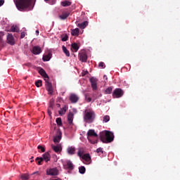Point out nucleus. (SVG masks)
Returning a JSON list of instances; mask_svg holds the SVG:
<instances>
[{
	"mask_svg": "<svg viewBox=\"0 0 180 180\" xmlns=\"http://www.w3.org/2000/svg\"><path fill=\"white\" fill-rule=\"evenodd\" d=\"M15 6L18 11H32L34 7L33 0H15Z\"/></svg>",
	"mask_w": 180,
	"mask_h": 180,
	"instance_id": "1",
	"label": "nucleus"
},
{
	"mask_svg": "<svg viewBox=\"0 0 180 180\" xmlns=\"http://www.w3.org/2000/svg\"><path fill=\"white\" fill-rule=\"evenodd\" d=\"M99 137L102 143L108 144V143H112V141H113L115 135H113V132L110 131H105L100 133Z\"/></svg>",
	"mask_w": 180,
	"mask_h": 180,
	"instance_id": "2",
	"label": "nucleus"
},
{
	"mask_svg": "<svg viewBox=\"0 0 180 180\" xmlns=\"http://www.w3.org/2000/svg\"><path fill=\"white\" fill-rule=\"evenodd\" d=\"M39 73L45 79V82H46L45 85H46V90L48 91L49 94H50V95H52L53 85L51 84V82H50V77H49V75H47V73L46 72V70H44V69H43L41 68L39 69Z\"/></svg>",
	"mask_w": 180,
	"mask_h": 180,
	"instance_id": "3",
	"label": "nucleus"
},
{
	"mask_svg": "<svg viewBox=\"0 0 180 180\" xmlns=\"http://www.w3.org/2000/svg\"><path fill=\"white\" fill-rule=\"evenodd\" d=\"M95 112L91 110H86L84 112V120L86 123H92L96 117Z\"/></svg>",
	"mask_w": 180,
	"mask_h": 180,
	"instance_id": "4",
	"label": "nucleus"
},
{
	"mask_svg": "<svg viewBox=\"0 0 180 180\" xmlns=\"http://www.w3.org/2000/svg\"><path fill=\"white\" fill-rule=\"evenodd\" d=\"M87 140L91 143V144H98V140H92L91 137H98V134L95 132L94 129H89L87 132Z\"/></svg>",
	"mask_w": 180,
	"mask_h": 180,
	"instance_id": "5",
	"label": "nucleus"
},
{
	"mask_svg": "<svg viewBox=\"0 0 180 180\" xmlns=\"http://www.w3.org/2000/svg\"><path fill=\"white\" fill-rule=\"evenodd\" d=\"M78 58L82 63H86L88 60V55L86 54V51L85 50H82L78 55Z\"/></svg>",
	"mask_w": 180,
	"mask_h": 180,
	"instance_id": "6",
	"label": "nucleus"
},
{
	"mask_svg": "<svg viewBox=\"0 0 180 180\" xmlns=\"http://www.w3.org/2000/svg\"><path fill=\"white\" fill-rule=\"evenodd\" d=\"M124 92L123 91V90H122V89H115L113 91L112 93V97L113 98H122L124 95Z\"/></svg>",
	"mask_w": 180,
	"mask_h": 180,
	"instance_id": "7",
	"label": "nucleus"
},
{
	"mask_svg": "<svg viewBox=\"0 0 180 180\" xmlns=\"http://www.w3.org/2000/svg\"><path fill=\"white\" fill-rule=\"evenodd\" d=\"M47 175H51L52 176H54L56 175H58V170L57 168H52L46 170Z\"/></svg>",
	"mask_w": 180,
	"mask_h": 180,
	"instance_id": "8",
	"label": "nucleus"
},
{
	"mask_svg": "<svg viewBox=\"0 0 180 180\" xmlns=\"http://www.w3.org/2000/svg\"><path fill=\"white\" fill-rule=\"evenodd\" d=\"M70 101L71 103H77L79 101V97L75 94H71L70 96Z\"/></svg>",
	"mask_w": 180,
	"mask_h": 180,
	"instance_id": "9",
	"label": "nucleus"
},
{
	"mask_svg": "<svg viewBox=\"0 0 180 180\" xmlns=\"http://www.w3.org/2000/svg\"><path fill=\"white\" fill-rule=\"evenodd\" d=\"M7 43L8 44H11V46H13V44H15V38L13 37V35H12V34L8 33L7 34Z\"/></svg>",
	"mask_w": 180,
	"mask_h": 180,
	"instance_id": "10",
	"label": "nucleus"
},
{
	"mask_svg": "<svg viewBox=\"0 0 180 180\" xmlns=\"http://www.w3.org/2000/svg\"><path fill=\"white\" fill-rule=\"evenodd\" d=\"M32 53V54H34V56H37L41 53V48L39 46H33Z\"/></svg>",
	"mask_w": 180,
	"mask_h": 180,
	"instance_id": "11",
	"label": "nucleus"
},
{
	"mask_svg": "<svg viewBox=\"0 0 180 180\" xmlns=\"http://www.w3.org/2000/svg\"><path fill=\"white\" fill-rule=\"evenodd\" d=\"M90 82L91 85V88H93V91H96L98 86L96 85L97 80L94 77L90 78Z\"/></svg>",
	"mask_w": 180,
	"mask_h": 180,
	"instance_id": "12",
	"label": "nucleus"
},
{
	"mask_svg": "<svg viewBox=\"0 0 180 180\" xmlns=\"http://www.w3.org/2000/svg\"><path fill=\"white\" fill-rule=\"evenodd\" d=\"M82 158L85 160V164H87V165L91 162V155L89 153L84 154L82 156Z\"/></svg>",
	"mask_w": 180,
	"mask_h": 180,
	"instance_id": "13",
	"label": "nucleus"
},
{
	"mask_svg": "<svg viewBox=\"0 0 180 180\" xmlns=\"http://www.w3.org/2000/svg\"><path fill=\"white\" fill-rule=\"evenodd\" d=\"M70 11H63L60 15H59L60 19L61 20H65L68 16H70Z\"/></svg>",
	"mask_w": 180,
	"mask_h": 180,
	"instance_id": "14",
	"label": "nucleus"
},
{
	"mask_svg": "<svg viewBox=\"0 0 180 180\" xmlns=\"http://www.w3.org/2000/svg\"><path fill=\"white\" fill-rule=\"evenodd\" d=\"M5 34L3 32H0V51L5 47V41L2 39Z\"/></svg>",
	"mask_w": 180,
	"mask_h": 180,
	"instance_id": "15",
	"label": "nucleus"
},
{
	"mask_svg": "<svg viewBox=\"0 0 180 180\" xmlns=\"http://www.w3.org/2000/svg\"><path fill=\"white\" fill-rule=\"evenodd\" d=\"M51 148L55 153H61V150H63L61 145L60 144H58L57 146L51 145Z\"/></svg>",
	"mask_w": 180,
	"mask_h": 180,
	"instance_id": "16",
	"label": "nucleus"
},
{
	"mask_svg": "<svg viewBox=\"0 0 180 180\" xmlns=\"http://www.w3.org/2000/svg\"><path fill=\"white\" fill-rule=\"evenodd\" d=\"M43 160L46 162H49L50 160L51 159V156L50 155V153L46 152L44 154L42 155Z\"/></svg>",
	"mask_w": 180,
	"mask_h": 180,
	"instance_id": "17",
	"label": "nucleus"
},
{
	"mask_svg": "<svg viewBox=\"0 0 180 180\" xmlns=\"http://www.w3.org/2000/svg\"><path fill=\"white\" fill-rule=\"evenodd\" d=\"M61 136H62L61 131L58 132L57 135L53 139V142L55 143H60L61 140Z\"/></svg>",
	"mask_w": 180,
	"mask_h": 180,
	"instance_id": "18",
	"label": "nucleus"
},
{
	"mask_svg": "<svg viewBox=\"0 0 180 180\" xmlns=\"http://www.w3.org/2000/svg\"><path fill=\"white\" fill-rule=\"evenodd\" d=\"M67 152L69 155H74V154H75V147L69 146L67 149Z\"/></svg>",
	"mask_w": 180,
	"mask_h": 180,
	"instance_id": "19",
	"label": "nucleus"
},
{
	"mask_svg": "<svg viewBox=\"0 0 180 180\" xmlns=\"http://www.w3.org/2000/svg\"><path fill=\"white\" fill-rule=\"evenodd\" d=\"M74 120V113L70 112L68 115V122L69 124H72V121Z\"/></svg>",
	"mask_w": 180,
	"mask_h": 180,
	"instance_id": "20",
	"label": "nucleus"
},
{
	"mask_svg": "<svg viewBox=\"0 0 180 180\" xmlns=\"http://www.w3.org/2000/svg\"><path fill=\"white\" fill-rule=\"evenodd\" d=\"M8 32H13V33H18L19 27L17 25H13L11 27Z\"/></svg>",
	"mask_w": 180,
	"mask_h": 180,
	"instance_id": "21",
	"label": "nucleus"
},
{
	"mask_svg": "<svg viewBox=\"0 0 180 180\" xmlns=\"http://www.w3.org/2000/svg\"><path fill=\"white\" fill-rule=\"evenodd\" d=\"M51 59V54L49 53L48 54L44 55L42 60L43 61H50Z\"/></svg>",
	"mask_w": 180,
	"mask_h": 180,
	"instance_id": "22",
	"label": "nucleus"
},
{
	"mask_svg": "<svg viewBox=\"0 0 180 180\" xmlns=\"http://www.w3.org/2000/svg\"><path fill=\"white\" fill-rule=\"evenodd\" d=\"M86 26H88V21H84L82 23L78 24V27H79L80 29H85Z\"/></svg>",
	"mask_w": 180,
	"mask_h": 180,
	"instance_id": "23",
	"label": "nucleus"
},
{
	"mask_svg": "<svg viewBox=\"0 0 180 180\" xmlns=\"http://www.w3.org/2000/svg\"><path fill=\"white\" fill-rule=\"evenodd\" d=\"M71 49H73L74 51L77 53V51L79 50V46H78V44H77V43H73L71 44Z\"/></svg>",
	"mask_w": 180,
	"mask_h": 180,
	"instance_id": "24",
	"label": "nucleus"
},
{
	"mask_svg": "<svg viewBox=\"0 0 180 180\" xmlns=\"http://www.w3.org/2000/svg\"><path fill=\"white\" fill-rule=\"evenodd\" d=\"M84 153H85V150L84 149V148H79L78 149L77 155L79 157H83L82 155H84Z\"/></svg>",
	"mask_w": 180,
	"mask_h": 180,
	"instance_id": "25",
	"label": "nucleus"
},
{
	"mask_svg": "<svg viewBox=\"0 0 180 180\" xmlns=\"http://www.w3.org/2000/svg\"><path fill=\"white\" fill-rule=\"evenodd\" d=\"M62 49L66 57H70V51L67 49V47H65V46H63Z\"/></svg>",
	"mask_w": 180,
	"mask_h": 180,
	"instance_id": "26",
	"label": "nucleus"
},
{
	"mask_svg": "<svg viewBox=\"0 0 180 180\" xmlns=\"http://www.w3.org/2000/svg\"><path fill=\"white\" fill-rule=\"evenodd\" d=\"M67 109H68L67 106H65L63 108H61L60 110L59 111V115L60 116H63V115H65V112H67Z\"/></svg>",
	"mask_w": 180,
	"mask_h": 180,
	"instance_id": "27",
	"label": "nucleus"
},
{
	"mask_svg": "<svg viewBox=\"0 0 180 180\" xmlns=\"http://www.w3.org/2000/svg\"><path fill=\"white\" fill-rule=\"evenodd\" d=\"M66 164L68 169H74V165L72 164V162H71L70 160H68Z\"/></svg>",
	"mask_w": 180,
	"mask_h": 180,
	"instance_id": "28",
	"label": "nucleus"
},
{
	"mask_svg": "<svg viewBox=\"0 0 180 180\" xmlns=\"http://www.w3.org/2000/svg\"><path fill=\"white\" fill-rule=\"evenodd\" d=\"M72 36H78L79 34V29L76 28L71 32Z\"/></svg>",
	"mask_w": 180,
	"mask_h": 180,
	"instance_id": "29",
	"label": "nucleus"
},
{
	"mask_svg": "<svg viewBox=\"0 0 180 180\" xmlns=\"http://www.w3.org/2000/svg\"><path fill=\"white\" fill-rule=\"evenodd\" d=\"M84 96H85L86 102H88V103L91 102L92 98H91V96L89 95V94H85Z\"/></svg>",
	"mask_w": 180,
	"mask_h": 180,
	"instance_id": "30",
	"label": "nucleus"
},
{
	"mask_svg": "<svg viewBox=\"0 0 180 180\" xmlns=\"http://www.w3.org/2000/svg\"><path fill=\"white\" fill-rule=\"evenodd\" d=\"M61 5L62 6H70L71 1H62Z\"/></svg>",
	"mask_w": 180,
	"mask_h": 180,
	"instance_id": "31",
	"label": "nucleus"
},
{
	"mask_svg": "<svg viewBox=\"0 0 180 180\" xmlns=\"http://www.w3.org/2000/svg\"><path fill=\"white\" fill-rule=\"evenodd\" d=\"M56 122L58 126H63V121L61 120V117L56 118Z\"/></svg>",
	"mask_w": 180,
	"mask_h": 180,
	"instance_id": "32",
	"label": "nucleus"
},
{
	"mask_svg": "<svg viewBox=\"0 0 180 180\" xmlns=\"http://www.w3.org/2000/svg\"><path fill=\"white\" fill-rule=\"evenodd\" d=\"M43 158H36V162L38 164V165H41V162H43Z\"/></svg>",
	"mask_w": 180,
	"mask_h": 180,
	"instance_id": "33",
	"label": "nucleus"
},
{
	"mask_svg": "<svg viewBox=\"0 0 180 180\" xmlns=\"http://www.w3.org/2000/svg\"><path fill=\"white\" fill-rule=\"evenodd\" d=\"M109 120H110V117L109 115H105L103 117V123H108V122H109Z\"/></svg>",
	"mask_w": 180,
	"mask_h": 180,
	"instance_id": "34",
	"label": "nucleus"
},
{
	"mask_svg": "<svg viewBox=\"0 0 180 180\" xmlns=\"http://www.w3.org/2000/svg\"><path fill=\"white\" fill-rule=\"evenodd\" d=\"M85 171H86V169H85V167L82 166V167H79V174H84L85 172Z\"/></svg>",
	"mask_w": 180,
	"mask_h": 180,
	"instance_id": "35",
	"label": "nucleus"
},
{
	"mask_svg": "<svg viewBox=\"0 0 180 180\" xmlns=\"http://www.w3.org/2000/svg\"><path fill=\"white\" fill-rule=\"evenodd\" d=\"M112 90L113 89H112V87H108L105 91V94H112Z\"/></svg>",
	"mask_w": 180,
	"mask_h": 180,
	"instance_id": "36",
	"label": "nucleus"
},
{
	"mask_svg": "<svg viewBox=\"0 0 180 180\" xmlns=\"http://www.w3.org/2000/svg\"><path fill=\"white\" fill-rule=\"evenodd\" d=\"M21 178H22V179L27 180V179H30V176L28 174H22V175H21Z\"/></svg>",
	"mask_w": 180,
	"mask_h": 180,
	"instance_id": "37",
	"label": "nucleus"
},
{
	"mask_svg": "<svg viewBox=\"0 0 180 180\" xmlns=\"http://www.w3.org/2000/svg\"><path fill=\"white\" fill-rule=\"evenodd\" d=\"M53 106H54V100L51 99L49 103V109H53Z\"/></svg>",
	"mask_w": 180,
	"mask_h": 180,
	"instance_id": "38",
	"label": "nucleus"
},
{
	"mask_svg": "<svg viewBox=\"0 0 180 180\" xmlns=\"http://www.w3.org/2000/svg\"><path fill=\"white\" fill-rule=\"evenodd\" d=\"M35 85L37 86V88H40V86H41V80L37 81L35 82Z\"/></svg>",
	"mask_w": 180,
	"mask_h": 180,
	"instance_id": "39",
	"label": "nucleus"
},
{
	"mask_svg": "<svg viewBox=\"0 0 180 180\" xmlns=\"http://www.w3.org/2000/svg\"><path fill=\"white\" fill-rule=\"evenodd\" d=\"M98 67H99V68H105L106 67V65H105V63L103 62H100L98 64Z\"/></svg>",
	"mask_w": 180,
	"mask_h": 180,
	"instance_id": "40",
	"label": "nucleus"
},
{
	"mask_svg": "<svg viewBox=\"0 0 180 180\" xmlns=\"http://www.w3.org/2000/svg\"><path fill=\"white\" fill-rule=\"evenodd\" d=\"M37 148L38 150H41V153H44L46 151V149L44 148V147L40 145L37 146Z\"/></svg>",
	"mask_w": 180,
	"mask_h": 180,
	"instance_id": "41",
	"label": "nucleus"
},
{
	"mask_svg": "<svg viewBox=\"0 0 180 180\" xmlns=\"http://www.w3.org/2000/svg\"><path fill=\"white\" fill-rule=\"evenodd\" d=\"M68 40V35L65 34L62 37V41H67Z\"/></svg>",
	"mask_w": 180,
	"mask_h": 180,
	"instance_id": "42",
	"label": "nucleus"
},
{
	"mask_svg": "<svg viewBox=\"0 0 180 180\" xmlns=\"http://www.w3.org/2000/svg\"><path fill=\"white\" fill-rule=\"evenodd\" d=\"M96 153H98V154H99V153H101V154H103V150L102 149V148H98L96 150Z\"/></svg>",
	"mask_w": 180,
	"mask_h": 180,
	"instance_id": "43",
	"label": "nucleus"
},
{
	"mask_svg": "<svg viewBox=\"0 0 180 180\" xmlns=\"http://www.w3.org/2000/svg\"><path fill=\"white\" fill-rule=\"evenodd\" d=\"M25 36H26V34H25V32H21V34H20V39H25Z\"/></svg>",
	"mask_w": 180,
	"mask_h": 180,
	"instance_id": "44",
	"label": "nucleus"
},
{
	"mask_svg": "<svg viewBox=\"0 0 180 180\" xmlns=\"http://www.w3.org/2000/svg\"><path fill=\"white\" fill-rule=\"evenodd\" d=\"M51 108H49L48 109V115H49V116H51Z\"/></svg>",
	"mask_w": 180,
	"mask_h": 180,
	"instance_id": "45",
	"label": "nucleus"
},
{
	"mask_svg": "<svg viewBox=\"0 0 180 180\" xmlns=\"http://www.w3.org/2000/svg\"><path fill=\"white\" fill-rule=\"evenodd\" d=\"M4 4H5V1L0 0V6H2V5H4Z\"/></svg>",
	"mask_w": 180,
	"mask_h": 180,
	"instance_id": "46",
	"label": "nucleus"
},
{
	"mask_svg": "<svg viewBox=\"0 0 180 180\" xmlns=\"http://www.w3.org/2000/svg\"><path fill=\"white\" fill-rule=\"evenodd\" d=\"M104 78H105V79H108V77L106 75H104Z\"/></svg>",
	"mask_w": 180,
	"mask_h": 180,
	"instance_id": "47",
	"label": "nucleus"
},
{
	"mask_svg": "<svg viewBox=\"0 0 180 180\" xmlns=\"http://www.w3.org/2000/svg\"><path fill=\"white\" fill-rule=\"evenodd\" d=\"M104 78H105V79H108V77L106 75H104Z\"/></svg>",
	"mask_w": 180,
	"mask_h": 180,
	"instance_id": "48",
	"label": "nucleus"
},
{
	"mask_svg": "<svg viewBox=\"0 0 180 180\" xmlns=\"http://www.w3.org/2000/svg\"><path fill=\"white\" fill-rule=\"evenodd\" d=\"M36 33L39 34V30H37V31H36Z\"/></svg>",
	"mask_w": 180,
	"mask_h": 180,
	"instance_id": "49",
	"label": "nucleus"
},
{
	"mask_svg": "<svg viewBox=\"0 0 180 180\" xmlns=\"http://www.w3.org/2000/svg\"><path fill=\"white\" fill-rule=\"evenodd\" d=\"M46 2H47V1H49V0H44Z\"/></svg>",
	"mask_w": 180,
	"mask_h": 180,
	"instance_id": "50",
	"label": "nucleus"
},
{
	"mask_svg": "<svg viewBox=\"0 0 180 180\" xmlns=\"http://www.w3.org/2000/svg\"><path fill=\"white\" fill-rule=\"evenodd\" d=\"M58 106H60V104H58Z\"/></svg>",
	"mask_w": 180,
	"mask_h": 180,
	"instance_id": "51",
	"label": "nucleus"
},
{
	"mask_svg": "<svg viewBox=\"0 0 180 180\" xmlns=\"http://www.w3.org/2000/svg\"><path fill=\"white\" fill-rule=\"evenodd\" d=\"M31 162H33V160H31Z\"/></svg>",
	"mask_w": 180,
	"mask_h": 180,
	"instance_id": "52",
	"label": "nucleus"
}]
</instances>
